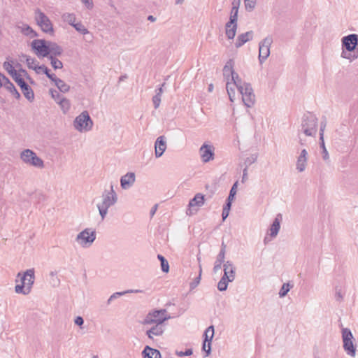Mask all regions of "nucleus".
<instances>
[{"instance_id": "1", "label": "nucleus", "mask_w": 358, "mask_h": 358, "mask_svg": "<svg viewBox=\"0 0 358 358\" xmlns=\"http://www.w3.org/2000/svg\"><path fill=\"white\" fill-rule=\"evenodd\" d=\"M117 201V195L113 189V186L110 185L109 191L105 190L102 194V202L97 204L99 214L101 219L103 220L110 207L115 205Z\"/></svg>"}, {"instance_id": "28", "label": "nucleus", "mask_w": 358, "mask_h": 358, "mask_svg": "<svg viewBox=\"0 0 358 358\" xmlns=\"http://www.w3.org/2000/svg\"><path fill=\"white\" fill-rule=\"evenodd\" d=\"M49 49L48 57H56L60 56L63 52L62 48L54 42L49 41Z\"/></svg>"}, {"instance_id": "12", "label": "nucleus", "mask_w": 358, "mask_h": 358, "mask_svg": "<svg viewBox=\"0 0 358 358\" xmlns=\"http://www.w3.org/2000/svg\"><path fill=\"white\" fill-rule=\"evenodd\" d=\"M273 43L271 36L264 38L259 44V60L262 64L270 55V47Z\"/></svg>"}, {"instance_id": "15", "label": "nucleus", "mask_w": 358, "mask_h": 358, "mask_svg": "<svg viewBox=\"0 0 358 358\" xmlns=\"http://www.w3.org/2000/svg\"><path fill=\"white\" fill-rule=\"evenodd\" d=\"M204 203V196L201 194L198 193L196 194L193 199H192L189 202V208L187 210V215H194L197 210L194 209L195 206L201 207Z\"/></svg>"}, {"instance_id": "6", "label": "nucleus", "mask_w": 358, "mask_h": 358, "mask_svg": "<svg viewBox=\"0 0 358 358\" xmlns=\"http://www.w3.org/2000/svg\"><path fill=\"white\" fill-rule=\"evenodd\" d=\"M96 231L91 228H86L76 237V241L82 248L90 247L96 239Z\"/></svg>"}, {"instance_id": "35", "label": "nucleus", "mask_w": 358, "mask_h": 358, "mask_svg": "<svg viewBox=\"0 0 358 358\" xmlns=\"http://www.w3.org/2000/svg\"><path fill=\"white\" fill-rule=\"evenodd\" d=\"M197 259L199 262V275L197 277H196L192 282H190V284H189L190 289H194V288H196L198 286V285L200 283V280H201V273H202V268H201V265L200 264L201 258L197 257Z\"/></svg>"}, {"instance_id": "52", "label": "nucleus", "mask_w": 358, "mask_h": 358, "mask_svg": "<svg viewBox=\"0 0 358 358\" xmlns=\"http://www.w3.org/2000/svg\"><path fill=\"white\" fill-rule=\"evenodd\" d=\"M236 187H237V182L234 183L230 190V192H229V195L227 198V201H230V203L232 202L234 198V196L236 195Z\"/></svg>"}, {"instance_id": "16", "label": "nucleus", "mask_w": 358, "mask_h": 358, "mask_svg": "<svg viewBox=\"0 0 358 358\" xmlns=\"http://www.w3.org/2000/svg\"><path fill=\"white\" fill-rule=\"evenodd\" d=\"M342 45L349 52L355 50L358 45V35L352 34L344 36L342 38Z\"/></svg>"}, {"instance_id": "46", "label": "nucleus", "mask_w": 358, "mask_h": 358, "mask_svg": "<svg viewBox=\"0 0 358 358\" xmlns=\"http://www.w3.org/2000/svg\"><path fill=\"white\" fill-rule=\"evenodd\" d=\"M48 58L50 60L51 66L54 69L57 70L63 68L62 62L56 57H48Z\"/></svg>"}, {"instance_id": "39", "label": "nucleus", "mask_w": 358, "mask_h": 358, "mask_svg": "<svg viewBox=\"0 0 358 358\" xmlns=\"http://www.w3.org/2000/svg\"><path fill=\"white\" fill-rule=\"evenodd\" d=\"M234 87H236V86H234L233 84L228 80L227 81V84H226V89L227 91V94L229 95V99L231 102H234L236 99Z\"/></svg>"}, {"instance_id": "17", "label": "nucleus", "mask_w": 358, "mask_h": 358, "mask_svg": "<svg viewBox=\"0 0 358 358\" xmlns=\"http://www.w3.org/2000/svg\"><path fill=\"white\" fill-rule=\"evenodd\" d=\"M199 154L202 162L207 163L214 159V148L211 145L204 143L199 149Z\"/></svg>"}, {"instance_id": "55", "label": "nucleus", "mask_w": 358, "mask_h": 358, "mask_svg": "<svg viewBox=\"0 0 358 358\" xmlns=\"http://www.w3.org/2000/svg\"><path fill=\"white\" fill-rule=\"evenodd\" d=\"M326 125H327V122H326L325 120L321 122L320 129V140L324 139V131Z\"/></svg>"}, {"instance_id": "53", "label": "nucleus", "mask_w": 358, "mask_h": 358, "mask_svg": "<svg viewBox=\"0 0 358 358\" xmlns=\"http://www.w3.org/2000/svg\"><path fill=\"white\" fill-rule=\"evenodd\" d=\"M193 353L192 349L189 348L187 349L185 352L182 351H176V355L180 357H184V356H190Z\"/></svg>"}, {"instance_id": "61", "label": "nucleus", "mask_w": 358, "mask_h": 358, "mask_svg": "<svg viewBox=\"0 0 358 358\" xmlns=\"http://www.w3.org/2000/svg\"><path fill=\"white\" fill-rule=\"evenodd\" d=\"M302 133L299 132L298 137H299V143L301 145H305L306 144V141L302 137Z\"/></svg>"}, {"instance_id": "41", "label": "nucleus", "mask_w": 358, "mask_h": 358, "mask_svg": "<svg viewBox=\"0 0 358 358\" xmlns=\"http://www.w3.org/2000/svg\"><path fill=\"white\" fill-rule=\"evenodd\" d=\"M62 19L69 24L73 26L76 23V15L73 13H65L62 15Z\"/></svg>"}, {"instance_id": "43", "label": "nucleus", "mask_w": 358, "mask_h": 358, "mask_svg": "<svg viewBox=\"0 0 358 358\" xmlns=\"http://www.w3.org/2000/svg\"><path fill=\"white\" fill-rule=\"evenodd\" d=\"M58 104L60 106L61 109L64 113H66L70 109V101L69 100L64 97L62 98V99H59V101H58Z\"/></svg>"}, {"instance_id": "3", "label": "nucleus", "mask_w": 358, "mask_h": 358, "mask_svg": "<svg viewBox=\"0 0 358 358\" xmlns=\"http://www.w3.org/2000/svg\"><path fill=\"white\" fill-rule=\"evenodd\" d=\"M171 316L167 314L166 309L153 310L149 312L145 317L143 324H163L169 320Z\"/></svg>"}, {"instance_id": "47", "label": "nucleus", "mask_w": 358, "mask_h": 358, "mask_svg": "<svg viewBox=\"0 0 358 358\" xmlns=\"http://www.w3.org/2000/svg\"><path fill=\"white\" fill-rule=\"evenodd\" d=\"M38 68L40 69V71H43L46 75V76L52 82H54L55 80L57 78V76L54 73H50V70L45 65H41L40 67Z\"/></svg>"}, {"instance_id": "45", "label": "nucleus", "mask_w": 358, "mask_h": 358, "mask_svg": "<svg viewBox=\"0 0 358 358\" xmlns=\"http://www.w3.org/2000/svg\"><path fill=\"white\" fill-rule=\"evenodd\" d=\"M79 33L85 35L90 33L88 29L81 22H76L73 26Z\"/></svg>"}, {"instance_id": "27", "label": "nucleus", "mask_w": 358, "mask_h": 358, "mask_svg": "<svg viewBox=\"0 0 358 358\" xmlns=\"http://www.w3.org/2000/svg\"><path fill=\"white\" fill-rule=\"evenodd\" d=\"M144 358H161V353L158 350L145 346L142 352Z\"/></svg>"}, {"instance_id": "32", "label": "nucleus", "mask_w": 358, "mask_h": 358, "mask_svg": "<svg viewBox=\"0 0 358 358\" xmlns=\"http://www.w3.org/2000/svg\"><path fill=\"white\" fill-rule=\"evenodd\" d=\"M3 87L11 93L17 99L20 98V94L18 92L15 85L10 81L9 79L5 83Z\"/></svg>"}, {"instance_id": "49", "label": "nucleus", "mask_w": 358, "mask_h": 358, "mask_svg": "<svg viewBox=\"0 0 358 358\" xmlns=\"http://www.w3.org/2000/svg\"><path fill=\"white\" fill-rule=\"evenodd\" d=\"M231 206V203H230V201H227L226 204L224 205V206L223 208L222 213V217L223 221H224L227 219V217L229 216Z\"/></svg>"}, {"instance_id": "20", "label": "nucleus", "mask_w": 358, "mask_h": 358, "mask_svg": "<svg viewBox=\"0 0 358 358\" xmlns=\"http://www.w3.org/2000/svg\"><path fill=\"white\" fill-rule=\"evenodd\" d=\"M35 279L34 275V269L30 268L27 269L24 274L21 276L20 280L21 282H24V285L31 292L32 285H34Z\"/></svg>"}, {"instance_id": "29", "label": "nucleus", "mask_w": 358, "mask_h": 358, "mask_svg": "<svg viewBox=\"0 0 358 358\" xmlns=\"http://www.w3.org/2000/svg\"><path fill=\"white\" fill-rule=\"evenodd\" d=\"M234 61L233 59H229L226 64L224 65L223 68V76L227 80V81L229 79V81H230V77L234 72L233 67H234Z\"/></svg>"}, {"instance_id": "58", "label": "nucleus", "mask_w": 358, "mask_h": 358, "mask_svg": "<svg viewBox=\"0 0 358 358\" xmlns=\"http://www.w3.org/2000/svg\"><path fill=\"white\" fill-rule=\"evenodd\" d=\"M50 275L52 278V283H53V285L54 286H57L59 285V280L58 279V278L56 276L55 273L52 271L50 272Z\"/></svg>"}, {"instance_id": "11", "label": "nucleus", "mask_w": 358, "mask_h": 358, "mask_svg": "<svg viewBox=\"0 0 358 358\" xmlns=\"http://www.w3.org/2000/svg\"><path fill=\"white\" fill-rule=\"evenodd\" d=\"M31 46L38 57H48L49 55V41L43 39H35Z\"/></svg>"}, {"instance_id": "36", "label": "nucleus", "mask_w": 358, "mask_h": 358, "mask_svg": "<svg viewBox=\"0 0 358 358\" xmlns=\"http://www.w3.org/2000/svg\"><path fill=\"white\" fill-rule=\"evenodd\" d=\"M55 85L62 92H67L70 87L64 81L61 80L60 78H57L54 81Z\"/></svg>"}, {"instance_id": "62", "label": "nucleus", "mask_w": 358, "mask_h": 358, "mask_svg": "<svg viewBox=\"0 0 358 358\" xmlns=\"http://www.w3.org/2000/svg\"><path fill=\"white\" fill-rule=\"evenodd\" d=\"M240 3H241V0H233V1H232V6H235L237 8H238L239 6H240Z\"/></svg>"}, {"instance_id": "23", "label": "nucleus", "mask_w": 358, "mask_h": 358, "mask_svg": "<svg viewBox=\"0 0 358 358\" xmlns=\"http://www.w3.org/2000/svg\"><path fill=\"white\" fill-rule=\"evenodd\" d=\"M225 252L226 245L222 243L221 250L217 256V259L213 267V272L215 273H217L221 269L222 263H224Z\"/></svg>"}, {"instance_id": "9", "label": "nucleus", "mask_w": 358, "mask_h": 358, "mask_svg": "<svg viewBox=\"0 0 358 358\" xmlns=\"http://www.w3.org/2000/svg\"><path fill=\"white\" fill-rule=\"evenodd\" d=\"M238 13V8L235 6H232L230 13L229 21L226 24L225 26L226 36L229 39H233L236 36L237 29Z\"/></svg>"}, {"instance_id": "10", "label": "nucleus", "mask_w": 358, "mask_h": 358, "mask_svg": "<svg viewBox=\"0 0 358 358\" xmlns=\"http://www.w3.org/2000/svg\"><path fill=\"white\" fill-rule=\"evenodd\" d=\"M35 20L43 32L48 34L53 33V27L50 20L39 9L35 11Z\"/></svg>"}, {"instance_id": "54", "label": "nucleus", "mask_w": 358, "mask_h": 358, "mask_svg": "<svg viewBox=\"0 0 358 358\" xmlns=\"http://www.w3.org/2000/svg\"><path fill=\"white\" fill-rule=\"evenodd\" d=\"M320 147L322 148L323 159L327 160L329 159V153L325 148L324 139L320 140Z\"/></svg>"}, {"instance_id": "7", "label": "nucleus", "mask_w": 358, "mask_h": 358, "mask_svg": "<svg viewBox=\"0 0 358 358\" xmlns=\"http://www.w3.org/2000/svg\"><path fill=\"white\" fill-rule=\"evenodd\" d=\"M21 160L29 165L38 169L44 168V162L42 159L36 155V154L30 149H25L20 153Z\"/></svg>"}, {"instance_id": "59", "label": "nucleus", "mask_w": 358, "mask_h": 358, "mask_svg": "<svg viewBox=\"0 0 358 358\" xmlns=\"http://www.w3.org/2000/svg\"><path fill=\"white\" fill-rule=\"evenodd\" d=\"M8 78L0 72V88L4 86L5 83L8 80Z\"/></svg>"}, {"instance_id": "25", "label": "nucleus", "mask_w": 358, "mask_h": 358, "mask_svg": "<svg viewBox=\"0 0 358 358\" xmlns=\"http://www.w3.org/2000/svg\"><path fill=\"white\" fill-rule=\"evenodd\" d=\"M20 58L21 61H23L24 59L25 60L29 69L34 70L37 73H40V69L38 68L40 67V66L38 65V62L34 58L26 55H21Z\"/></svg>"}, {"instance_id": "63", "label": "nucleus", "mask_w": 358, "mask_h": 358, "mask_svg": "<svg viewBox=\"0 0 358 358\" xmlns=\"http://www.w3.org/2000/svg\"><path fill=\"white\" fill-rule=\"evenodd\" d=\"M20 73H22V75H23L24 76H25L27 79H30V78H29V75H28V73L27 72V71H26V70L21 69L20 70Z\"/></svg>"}, {"instance_id": "57", "label": "nucleus", "mask_w": 358, "mask_h": 358, "mask_svg": "<svg viewBox=\"0 0 358 358\" xmlns=\"http://www.w3.org/2000/svg\"><path fill=\"white\" fill-rule=\"evenodd\" d=\"M82 2L85 4V6L88 9H92L94 6V3L92 0H81Z\"/></svg>"}, {"instance_id": "42", "label": "nucleus", "mask_w": 358, "mask_h": 358, "mask_svg": "<svg viewBox=\"0 0 358 358\" xmlns=\"http://www.w3.org/2000/svg\"><path fill=\"white\" fill-rule=\"evenodd\" d=\"M157 258L161 262L162 271L164 273H168L169 271V265L168 261L162 255H158Z\"/></svg>"}, {"instance_id": "30", "label": "nucleus", "mask_w": 358, "mask_h": 358, "mask_svg": "<svg viewBox=\"0 0 358 358\" xmlns=\"http://www.w3.org/2000/svg\"><path fill=\"white\" fill-rule=\"evenodd\" d=\"M165 85V83H164L162 86L159 88H157L155 90V95L152 97V103L154 105V108L155 109H157L161 103V97L163 94V87Z\"/></svg>"}, {"instance_id": "18", "label": "nucleus", "mask_w": 358, "mask_h": 358, "mask_svg": "<svg viewBox=\"0 0 358 358\" xmlns=\"http://www.w3.org/2000/svg\"><path fill=\"white\" fill-rule=\"evenodd\" d=\"M223 268L224 275L222 278L227 279L229 282H233L236 277V267L234 264L230 261H227L223 264Z\"/></svg>"}, {"instance_id": "21", "label": "nucleus", "mask_w": 358, "mask_h": 358, "mask_svg": "<svg viewBox=\"0 0 358 358\" xmlns=\"http://www.w3.org/2000/svg\"><path fill=\"white\" fill-rule=\"evenodd\" d=\"M308 161V152L306 149L301 151L300 155L297 157L296 168L299 172L305 171Z\"/></svg>"}, {"instance_id": "38", "label": "nucleus", "mask_w": 358, "mask_h": 358, "mask_svg": "<svg viewBox=\"0 0 358 358\" xmlns=\"http://www.w3.org/2000/svg\"><path fill=\"white\" fill-rule=\"evenodd\" d=\"M230 82L233 84L234 86H236L237 90L239 89V86H243L245 83H246L245 82H242L238 73L235 71L230 77Z\"/></svg>"}, {"instance_id": "48", "label": "nucleus", "mask_w": 358, "mask_h": 358, "mask_svg": "<svg viewBox=\"0 0 358 358\" xmlns=\"http://www.w3.org/2000/svg\"><path fill=\"white\" fill-rule=\"evenodd\" d=\"M229 282H230L227 279H225L224 278H221V279L217 283L218 290H220V292L227 290Z\"/></svg>"}, {"instance_id": "60", "label": "nucleus", "mask_w": 358, "mask_h": 358, "mask_svg": "<svg viewBox=\"0 0 358 358\" xmlns=\"http://www.w3.org/2000/svg\"><path fill=\"white\" fill-rule=\"evenodd\" d=\"M74 322L76 325L81 327L84 323V320L82 317L78 316L76 317Z\"/></svg>"}, {"instance_id": "4", "label": "nucleus", "mask_w": 358, "mask_h": 358, "mask_svg": "<svg viewBox=\"0 0 358 358\" xmlns=\"http://www.w3.org/2000/svg\"><path fill=\"white\" fill-rule=\"evenodd\" d=\"M343 347L346 354L352 357L356 355V345L352 331L348 328L342 329Z\"/></svg>"}, {"instance_id": "64", "label": "nucleus", "mask_w": 358, "mask_h": 358, "mask_svg": "<svg viewBox=\"0 0 358 358\" xmlns=\"http://www.w3.org/2000/svg\"><path fill=\"white\" fill-rule=\"evenodd\" d=\"M157 209V204H155L150 210V215L151 216H153Z\"/></svg>"}, {"instance_id": "44", "label": "nucleus", "mask_w": 358, "mask_h": 358, "mask_svg": "<svg viewBox=\"0 0 358 358\" xmlns=\"http://www.w3.org/2000/svg\"><path fill=\"white\" fill-rule=\"evenodd\" d=\"M293 287L292 285L287 283H284L279 291V296L280 298L285 297L287 293L289 292L290 289Z\"/></svg>"}, {"instance_id": "37", "label": "nucleus", "mask_w": 358, "mask_h": 358, "mask_svg": "<svg viewBox=\"0 0 358 358\" xmlns=\"http://www.w3.org/2000/svg\"><path fill=\"white\" fill-rule=\"evenodd\" d=\"M4 69L12 76L13 79L15 77H17L20 73L13 68V64L9 62H5L3 64Z\"/></svg>"}, {"instance_id": "31", "label": "nucleus", "mask_w": 358, "mask_h": 358, "mask_svg": "<svg viewBox=\"0 0 358 358\" xmlns=\"http://www.w3.org/2000/svg\"><path fill=\"white\" fill-rule=\"evenodd\" d=\"M280 220L278 217H275L269 229L270 236L272 238H275L278 235V234L280 231Z\"/></svg>"}, {"instance_id": "19", "label": "nucleus", "mask_w": 358, "mask_h": 358, "mask_svg": "<svg viewBox=\"0 0 358 358\" xmlns=\"http://www.w3.org/2000/svg\"><path fill=\"white\" fill-rule=\"evenodd\" d=\"M136 181V176L133 172H129L120 178V185L123 189L131 188Z\"/></svg>"}, {"instance_id": "13", "label": "nucleus", "mask_w": 358, "mask_h": 358, "mask_svg": "<svg viewBox=\"0 0 358 358\" xmlns=\"http://www.w3.org/2000/svg\"><path fill=\"white\" fill-rule=\"evenodd\" d=\"M214 336V327H208L203 334V343L202 345V350L206 352L205 357H208L211 352V341Z\"/></svg>"}, {"instance_id": "34", "label": "nucleus", "mask_w": 358, "mask_h": 358, "mask_svg": "<svg viewBox=\"0 0 358 358\" xmlns=\"http://www.w3.org/2000/svg\"><path fill=\"white\" fill-rule=\"evenodd\" d=\"M19 28L20 29L21 32L25 36H29L30 38L38 36L37 33L27 24H23L22 26L19 27Z\"/></svg>"}, {"instance_id": "33", "label": "nucleus", "mask_w": 358, "mask_h": 358, "mask_svg": "<svg viewBox=\"0 0 358 358\" xmlns=\"http://www.w3.org/2000/svg\"><path fill=\"white\" fill-rule=\"evenodd\" d=\"M141 292H142V291L138 290V289H136V290L130 289V290H127L125 292H115L108 299L107 304L110 305L113 301H114L115 299H117L120 296H121L127 293H141Z\"/></svg>"}, {"instance_id": "24", "label": "nucleus", "mask_w": 358, "mask_h": 358, "mask_svg": "<svg viewBox=\"0 0 358 358\" xmlns=\"http://www.w3.org/2000/svg\"><path fill=\"white\" fill-rule=\"evenodd\" d=\"M164 332L163 324H155L150 329L147 330L146 335L150 339H153L154 336H160Z\"/></svg>"}, {"instance_id": "50", "label": "nucleus", "mask_w": 358, "mask_h": 358, "mask_svg": "<svg viewBox=\"0 0 358 358\" xmlns=\"http://www.w3.org/2000/svg\"><path fill=\"white\" fill-rule=\"evenodd\" d=\"M257 0H244L245 8L248 11H252L256 6Z\"/></svg>"}, {"instance_id": "22", "label": "nucleus", "mask_w": 358, "mask_h": 358, "mask_svg": "<svg viewBox=\"0 0 358 358\" xmlns=\"http://www.w3.org/2000/svg\"><path fill=\"white\" fill-rule=\"evenodd\" d=\"M155 157L159 158L162 156L166 149V143L164 136H160L157 138L155 143Z\"/></svg>"}, {"instance_id": "40", "label": "nucleus", "mask_w": 358, "mask_h": 358, "mask_svg": "<svg viewBox=\"0 0 358 358\" xmlns=\"http://www.w3.org/2000/svg\"><path fill=\"white\" fill-rule=\"evenodd\" d=\"M24 282H21L20 285H17L15 287V291L17 294H22L24 295L29 294L31 292L29 290V288L26 287L24 285Z\"/></svg>"}, {"instance_id": "8", "label": "nucleus", "mask_w": 358, "mask_h": 358, "mask_svg": "<svg viewBox=\"0 0 358 358\" xmlns=\"http://www.w3.org/2000/svg\"><path fill=\"white\" fill-rule=\"evenodd\" d=\"M238 91L241 94L242 101L247 108H251L255 105V95L250 83H245L243 86H239Z\"/></svg>"}, {"instance_id": "14", "label": "nucleus", "mask_w": 358, "mask_h": 358, "mask_svg": "<svg viewBox=\"0 0 358 358\" xmlns=\"http://www.w3.org/2000/svg\"><path fill=\"white\" fill-rule=\"evenodd\" d=\"M22 75L20 74L17 77H15L14 80L20 87L22 92L25 98L29 101H33L34 99V93L29 85L22 78Z\"/></svg>"}, {"instance_id": "5", "label": "nucleus", "mask_w": 358, "mask_h": 358, "mask_svg": "<svg viewBox=\"0 0 358 358\" xmlns=\"http://www.w3.org/2000/svg\"><path fill=\"white\" fill-rule=\"evenodd\" d=\"M74 128L80 131H89L92 129L93 121L87 110L83 111L73 121Z\"/></svg>"}, {"instance_id": "51", "label": "nucleus", "mask_w": 358, "mask_h": 358, "mask_svg": "<svg viewBox=\"0 0 358 358\" xmlns=\"http://www.w3.org/2000/svg\"><path fill=\"white\" fill-rule=\"evenodd\" d=\"M50 94L52 96V98L58 103V101H59V99H62L64 98L63 96H62L58 91L56 90L50 89Z\"/></svg>"}, {"instance_id": "56", "label": "nucleus", "mask_w": 358, "mask_h": 358, "mask_svg": "<svg viewBox=\"0 0 358 358\" xmlns=\"http://www.w3.org/2000/svg\"><path fill=\"white\" fill-rule=\"evenodd\" d=\"M335 298L336 301H341L343 299V295L342 294V291L341 288H336Z\"/></svg>"}, {"instance_id": "26", "label": "nucleus", "mask_w": 358, "mask_h": 358, "mask_svg": "<svg viewBox=\"0 0 358 358\" xmlns=\"http://www.w3.org/2000/svg\"><path fill=\"white\" fill-rule=\"evenodd\" d=\"M253 36V31H249L245 33L241 34L238 36L235 45L236 48L241 47L246 42L252 40Z\"/></svg>"}, {"instance_id": "2", "label": "nucleus", "mask_w": 358, "mask_h": 358, "mask_svg": "<svg viewBox=\"0 0 358 358\" xmlns=\"http://www.w3.org/2000/svg\"><path fill=\"white\" fill-rule=\"evenodd\" d=\"M317 118L312 113L303 115L301 122V129L299 132L307 136H315L317 133Z\"/></svg>"}]
</instances>
